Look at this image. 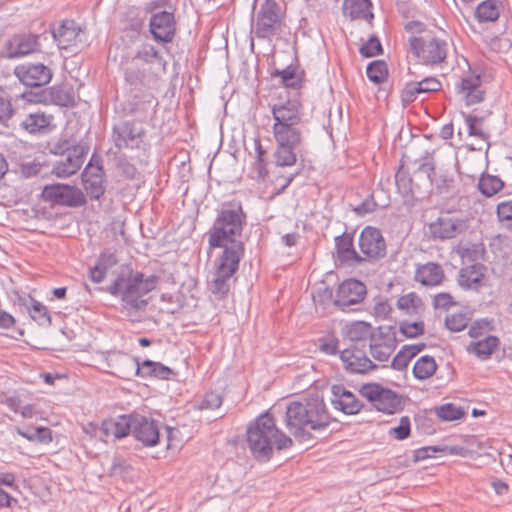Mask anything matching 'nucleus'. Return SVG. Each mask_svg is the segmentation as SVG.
<instances>
[{
	"instance_id": "14",
	"label": "nucleus",
	"mask_w": 512,
	"mask_h": 512,
	"mask_svg": "<svg viewBox=\"0 0 512 512\" xmlns=\"http://www.w3.org/2000/svg\"><path fill=\"white\" fill-rule=\"evenodd\" d=\"M106 362L111 369V373L124 380H131L132 377L137 376V367L140 366L137 357H132L122 351L108 352Z\"/></svg>"
},
{
	"instance_id": "47",
	"label": "nucleus",
	"mask_w": 512,
	"mask_h": 512,
	"mask_svg": "<svg viewBox=\"0 0 512 512\" xmlns=\"http://www.w3.org/2000/svg\"><path fill=\"white\" fill-rule=\"evenodd\" d=\"M478 187L484 196L491 197L504 187V182L497 176L486 174L479 179Z\"/></svg>"
},
{
	"instance_id": "12",
	"label": "nucleus",
	"mask_w": 512,
	"mask_h": 512,
	"mask_svg": "<svg viewBox=\"0 0 512 512\" xmlns=\"http://www.w3.org/2000/svg\"><path fill=\"white\" fill-rule=\"evenodd\" d=\"M15 76L28 87H42L52 79L51 69L42 63H24L14 69Z\"/></svg>"
},
{
	"instance_id": "7",
	"label": "nucleus",
	"mask_w": 512,
	"mask_h": 512,
	"mask_svg": "<svg viewBox=\"0 0 512 512\" xmlns=\"http://www.w3.org/2000/svg\"><path fill=\"white\" fill-rule=\"evenodd\" d=\"M359 393L379 412L394 414L404 408V397L379 383H367L361 386Z\"/></svg>"
},
{
	"instance_id": "37",
	"label": "nucleus",
	"mask_w": 512,
	"mask_h": 512,
	"mask_svg": "<svg viewBox=\"0 0 512 512\" xmlns=\"http://www.w3.org/2000/svg\"><path fill=\"white\" fill-rule=\"evenodd\" d=\"M371 7L370 0H344L342 9L343 14L351 19H366L368 15L373 17L370 12Z\"/></svg>"
},
{
	"instance_id": "6",
	"label": "nucleus",
	"mask_w": 512,
	"mask_h": 512,
	"mask_svg": "<svg viewBox=\"0 0 512 512\" xmlns=\"http://www.w3.org/2000/svg\"><path fill=\"white\" fill-rule=\"evenodd\" d=\"M285 12L277 0H265L256 14L252 32L258 39L271 40L285 26Z\"/></svg>"
},
{
	"instance_id": "20",
	"label": "nucleus",
	"mask_w": 512,
	"mask_h": 512,
	"mask_svg": "<svg viewBox=\"0 0 512 512\" xmlns=\"http://www.w3.org/2000/svg\"><path fill=\"white\" fill-rule=\"evenodd\" d=\"M340 359L344 363L345 369L350 373L366 374L378 367L356 345L341 351Z\"/></svg>"
},
{
	"instance_id": "39",
	"label": "nucleus",
	"mask_w": 512,
	"mask_h": 512,
	"mask_svg": "<svg viewBox=\"0 0 512 512\" xmlns=\"http://www.w3.org/2000/svg\"><path fill=\"white\" fill-rule=\"evenodd\" d=\"M51 122V116L36 112L28 114L21 122L20 126L30 134L43 133Z\"/></svg>"
},
{
	"instance_id": "48",
	"label": "nucleus",
	"mask_w": 512,
	"mask_h": 512,
	"mask_svg": "<svg viewBox=\"0 0 512 512\" xmlns=\"http://www.w3.org/2000/svg\"><path fill=\"white\" fill-rule=\"evenodd\" d=\"M140 60L146 64H155L163 65L165 62L163 61L162 56L159 54L158 50L150 44H144L140 49L137 50L136 54L132 58V61Z\"/></svg>"
},
{
	"instance_id": "35",
	"label": "nucleus",
	"mask_w": 512,
	"mask_h": 512,
	"mask_svg": "<svg viewBox=\"0 0 512 512\" xmlns=\"http://www.w3.org/2000/svg\"><path fill=\"white\" fill-rule=\"evenodd\" d=\"M395 182L399 193L406 199H416L421 194V187L415 184L413 178L400 166L395 175Z\"/></svg>"
},
{
	"instance_id": "29",
	"label": "nucleus",
	"mask_w": 512,
	"mask_h": 512,
	"mask_svg": "<svg viewBox=\"0 0 512 512\" xmlns=\"http://www.w3.org/2000/svg\"><path fill=\"white\" fill-rule=\"evenodd\" d=\"M444 277L442 266L434 262L419 266L415 272V280L424 286H437L442 283Z\"/></svg>"
},
{
	"instance_id": "22",
	"label": "nucleus",
	"mask_w": 512,
	"mask_h": 512,
	"mask_svg": "<svg viewBox=\"0 0 512 512\" xmlns=\"http://www.w3.org/2000/svg\"><path fill=\"white\" fill-rule=\"evenodd\" d=\"M331 404L336 410L343 412L346 415H354L361 411L363 403L341 384L333 385L331 387Z\"/></svg>"
},
{
	"instance_id": "57",
	"label": "nucleus",
	"mask_w": 512,
	"mask_h": 512,
	"mask_svg": "<svg viewBox=\"0 0 512 512\" xmlns=\"http://www.w3.org/2000/svg\"><path fill=\"white\" fill-rule=\"evenodd\" d=\"M359 52L363 57L366 58L382 54L383 49L379 38L376 36H371L368 41L360 47Z\"/></svg>"
},
{
	"instance_id": "44",
	"label": "nucleus",
	"mask_w": 512,
	"mask_h": 512,
	"mask_svg": "<svg viewBox=\"0 0 512 512\" xmlns=\"http://www.w3.org/2000/svg\"><path fill=\"white\" fill-rule=\"evenodd\" d=\"M347 336L352 342H359L362 340L370 339L375 336L373 328L370 324L357 321L353 322L347 329Z\"/></svg>"
},
{
	"instance_id": "50",
	"label": "nucleus",
	"mask_w": 512,
	"mask_h": 512,
	"mask_svg": "<svg viewBox=\"0 0 512 512\" xmlns=\"http://www.w3.org/2000/svg\"><path fill=\"white\" fill-rule=\"evenodd\" d=\"M436 415L443 421H454L462 418L464 411L452 403H447L436 408Z\"/></svg>"
},
{
	"instance_id": "34",
	"label": "nucleus",
	"mask_w": 512,
	"mask_h": 512,
	"mask_svg": "<svg viewBox=\"0 0 512 512\" xmlns=\"http://www.w3.org/2000/svg\"><path fill=\"white\" fill-rule=\"evenodd\" d=\"M172 374H174L173 370L168 366L149 359L140 362V366L137 367V376L141 378L168 380Z\"/></svg>"
},
{
	"instance_id": "61",
	"label": "nucleus",
	"mask_w": 512,
	"mask_h": 512,
	"mask_svg": "<svg viewBox=\"0 0 512 512\" xmlns=\"http://www.w3.org/2000/svg\"><path fill=\"white\" fill-rule=\"evenodd\" d=\"M420 93H431L440 91L442 88L441 82L435 77H426L420 81H415Z\"/></svg>"
},
{
	"instance_id": "19",
	"label": "nucleus",
	"mask_w": 512,
	"mask_h": 512,
	"mask_svg": "<svg viewBox=\"0 0 512 512\" xmlns=\"http://www.w3.org/2000/svg\"><path fill=\"white\" fill-rule=\"evenodd\" d=\"M434 239L447 240L455 238L468 228L467 222L454 217H439L428 226Z\"/></svg>"
},
{
	"instance_id": "13",
	"label": "nucleus",
	"mask_w": 512,
	"mask_h": 512,
	"mask_svg": "<svg viewBox=\"0 0 512 512\" xmlns=\"http://www.w3.org/2000/svg\"><path fill=\"white\" fill-rule=\"evenodd\" d=\"M361 252L368 258L379 260L386 256V241L382 232L372 226H366L359 236Z\"/></svg>"
},
{
	"instance_id": "27",
	"label": "nucleus",
	"mask_w": 512,
	"mask_h": 512,
	"mask_svg": "<svg viewBox=\"0 0 512 512\" xmlns=\"http://www.w3.org/2000/svg\"><path fill=\"white\" fill-rule=\"evenodd\" d=\"M486 267L481 263H473L460 269L458 284L464 289L478 291L485 277Z\"/></svg>"
},
{
	"instance_id": "53",
	"label": "nucleus",
	"mask_w": 512,
	"mask_h": 512,
	"mask_svg": "<svg viewBox=\"0 0 512 512\" xmlns=\"http://www.w3.org/2000/svg\"><path fill=\"white\" fill-rule=\"evenodd\" d=\"M483 121H484V117L475 116V115H468L465 118V122L468 127V134L470 136H475L484 141H487L489 139V134L484 132L481 128L478 127V125L482 124Z\"/></svg>"
},
{
	"instance_id": "16",
	"label": "nucleus",
	"mask_w": 512,
	"mask_h": 512,
	"mask_svg": "<svg viewBox=\"0 0 512 512\" xmlns=\"http://www.w3.org/2000/svg\"><path fill=\"white\" fill-rule=\"evenodd\" d=\"M89 145L87 142L80 141L78 146L67 154L64 160L57 161L53 168L52 173L58 178H67L75 174L83 165L84 158L89 152Z\"/></svg>"
},
{
	"instance_id": "51",
	"label": "nucleus",
	"mask_w": 512,
	"mask_h": 512,
	"mask_svg": "<svg viewBox=\"0 0 512 512\" xmlns=\"http://www.w3.org/2000/svg\"><path fill=\"white\" fill-rule=\"evenodd\" d=\"M255 170L258 177L264 179L268 176L267 162L265 160L266 150L263 148L260 139H255Z\"/></svg>"
},
{
	"instance_id": "24",
	"label": "nucleus",
	"mask_w": 512,
	"mask_h": 512,
	"mask_svg": "<svg viewBox=\"0 0 512 512\" xmlns=\"http://www.w3.org/2000/svg\"><path fill=\"white\" fill-rule=\"evenodd\" d=\"M39 36L35 34L14 35L6 44L9 58H17L39 50Z\"/></svg>"
},
{
	"instance_id": "43",
	"label": "nucleus",
	"mask_w": 512,
	"mask_h": 512,
	"mask_svg": "<svg viewBox=\"0 0 512 512\" xmlns=\"http://www.w3.org/2000/svg\"><path fill=\"white\" fill-rule=\"evenodd\" d=\"M81 178L84 190L91 200H99L104 195V177L94 175Z\"/></svg>"
},
{
	"instance_id": "40",
	"label": "nucleus",
	"mask_w": 512,
	"mask_h": 512,
	"mask_svg": "<svg viewBox=\"0 0 512 512\" xmlns=\"http://www.w3.org/2000/svg\"><path fill=\"white\" fill-rule=\"evenodd\" d=\"M272 77H280L282 84L287 88L300 89L304 83V72L297 70L289 65L283 70L276 69L271 73Z\"/></svg>"
},
{
	"instance_id": "41",
	"label": "nucleus",
	"mask_w": 512,
	"mask_h": 512,
	"mask_svg": "<svg viewBox=\"0 0 512 512\" xmlns=\"http://www.w3.org/2000/svg\"><path fill=\"white\" fill-rule=\"evenodd\" d=\"M397 307L407 315H418L424 310V303L417 293L410 292L398 298Z\"/></svg>"
},
{
	"instance_id": "59",
	"label": "nucleus",
	"mask_w": 512,
	"mask_h": 512,
	"mask_svg": "<svg viewBox=\"0 0 512 512\" xmlns=\"http://www.w3.org/2000/svg\"><path fill=\"white\" fill-rule=\"evenodd\" d=\"M411 433V422L408 416L400 418L399 425L389 430V435L396 440H405L410 436Z\"/></svg>"
},
{
	"instance_id": "56",
	"label": "nucleus",
	"mask_w": 512,
	"mask_h": 512,
	"mask_svg": "<svg viewBox=\"0 0 512 512\" xmlns=\"http://www.w3.org/2000/svg\"><path fill=\"white\" fill-rule=\"evenodd\" d=\"M424 327L423 321L413 323L402 321L399 326V331L407 338H416L424 334Z\"/></svg>"
},
{
	"instance_id": "28",
	"label": "nucleus",
	"mask_w": 512,
	"mask_h": 512,
	"mask_svg": "<svg viewBox=\"0 0 512 512\" xmlns=\"http://www.w3.org/2000/svg\"><path fill=\"white\" fill-rule=\"evenodd\" d=\"M503 10L504 4L501 0H483L475 7L473 15L479 24L495 23Z\"/></svg>"
},
{
	"instance_id": "63",
	"label": "nucleus",
	"mask_w": 512,
	"mask_h": 512,
	"mask_svg": "<svg viewBox=\"0 0 512 512\" xmlns=\"http://www.w3.org/2000/svg\"><path fill=\"white\" fill-rule=\"evenodd\" d=\"M434 184L438 193H448L454 187V177L448 174H441L434 178Z\"/></svg>"
},
{
	"instance_id": "31",
	"label": "nucleus",
	"mask_w": 512,
	"mask_h": 512,
	"mask_svg": "<svg viewBox=\"0 0 512 512\" xmlns=\"http://www.w3.org/2000/svg\"><path fill=\"white\" fill-rule=\"evenodd\" d=\"M80 33V27L76 25L74 20H64L57 29H53L52 35L57 41L60 49L69 48L76 40Z\"/></svg>"
},
{
	"instance_id": "54",
	"label": "nucleus",
	"mask_w": 512,
	"mask_h": 512,
	"mask_svg": "<svg viewBox=\"0 0 512 512\" xmlns=\"http://www.w3.org/2000/svg\"><path fill=\"white\" fill-rule=\"evenodd\" d=\"M77 146L78 143L73 137H61L53 144L51 152L56 155H67L71 154Z\"/></svg>"
},
{
	"instance_id": "26",
	"label": "nucleus",
	"mask_w": 512,
	"mask_h": 512,
	"mask_svg": "<svg viewBox=\"0 0 512 512\" xmlns=\"http://www.w3.org/2000/svg\"><path fill=\"white\" fill-rule=\"evenodd\" d=\"M353 243V235L350 233H343L335 237L337 260L342 264L353 265L365 261V259L355 251Z\"/></svg>"
},
{
	"instance_id": "9",
	"label": "nucleus",
	"mask_w": 512,
	"mask_h": 512,
	"mask_svg": "<svg viewBox=\"0 0 512 512\" xmlns=\"http://www.w3.org/2000/svg\"><path fill=\"white\" fill-rule=\"evenodd\" d=\"M244 255L234 254L232 251H223L214 278L209 284L211 292L218 299L226 297L230 290L229 280L238 271L239 263Z\"/></svg>"
},
{
	"instance_id": "62",
	"label": "nucleus",
	"mask_w": 512,
	"mask_h": 512,
	"mask_svg": "<svg viewBox=\"0 0 512 512\" xmlns=\"http://www.w3.org/2000/svg\"><path fill=\"white\" fill-rule=\"evenodd\" d=\"M418 94H421L415 81L409 82L405 85L404 89L401 91V102L404 107L408 106L410 103L415 101Z\"/></svg>"
},
{
	"instance_id": "38",
	"label": "nucleus",
	"mask_w": 512,
	"mask_h": 512,
	"mask_svg": "<svg viewBox=\"0 0 512 512\" xmlns=\"http://www.w3.org/2000/svg\"><path fill=\"white\" fill-rule=\"evenodd\" d=\"M115 168L117 175L122 177L124 180L136 182H142L143 180L142 173L124 154L115 157Z\"/></svg>"
},
{
	"instance_id": "55",
	"label": "nucleus",
	"mask_w": 512,
	"mask_h": 512,
	"mask_svg": "<svg viewBox=\"0 0 512 512\" xmlns=\"http://www.w3.org/2000/svg\"><path fill=\"white\" fill-rule=\"evenodd\" d=\"M468 325V318L464 313H455L445 318V326L452 332H460Z\"/></svg>"
},
{
	"instance_id": "23",
	"label": "nucleus",
	"mask_w": 512,
	"mask_h": 512,
	"mask_svg": "<svg viewBox=\"0 0 512 512\" xmlns=\"http://www.w3.org/2000/svg\"><path fill=\"white\" fill-rule=\"evenodd\" d=\"M482 78L480 74L470 72L461 78L456 85L458 93L464 96L466 105H474L484 100L485 91L481 88Z\"/></svg>"
},
{
	"instance_id": "49",
	"label": "nucleus",
	"mask_w": 512,
	"mask_h": 512,
	"mask_svg": "<svg viewBox=\"0 0 512 512\" xmlns=\"http://www.w3.org/2000/svg\"><path fill=\"white\" fill-rule=\"evenodd\" d=\"M124 79L126 85H128L129 92L143 91L145 73L135 67H127L124 71Z\"/></svg>"
},
{
	"instance_id": "5",
	"label": "nucleus",
	"mask_w": 512,
	"mask_h": 512,
	"mask_svg": "<svg viewBox=\"0 0 512 512\" xmlns=\"http://www.w3.org/2000/svg\"><path fill=\"white\" fill-rule=\"evenodd\" d=\"M247 444L255 459L269 461L274 447L278 450L289 449L293 440L276 425L274 416L265 412L259 415L247 428Z\"/></svg>"
},
{
	"instance_id": "8",
	"label": "nucleus",
	"mask_w": 512,
	"mask_h": 512,
	"mask_svg": "<svg viewBox=\"0 0 512 512\" xmlns=\"http://www.w3.org/2000/svg\"><path fill=\"white\" fill-rule=\"evenodd\" d=\"M409 47L411 53L425 64H440L447 57V42L436 37H410Z\"/></svg>"
},
{
	"instance_id": "33",
	"label": "nucleus",
	"mask_w": 512,
	"mask_h": 512,
	"mask_svg": "<svg viewBox=\"0 0 512 512\" xmlns=\"http://www.w3.org/2000/svg\"><path fill=\"white\" fill-rule=\"evenodd\" d=\"M369 348L374 360L386 362L395 350V341L390 337H384L380 334L371 338Z\"/></svg>"
},
{
	"instance_id": "60",
	"label": "nucleus",
	"mask_w": 512,
	"mask_h": 512,
	"mask_svg": "<svg viewBox=\"0 0 512 512\" xmlns=\"http://www.w3.org/2000/svg\"><path fill=\"white\" fill-rule=\"evenodd\" d=\"M222 402V396L217 392L211 391L205 394L204 398L198 405V408L200 410L216 409L221 406Z\"/></svg>"
},
{
	"instance_id": "58",
	"label": "nucleus",
	"mask_w": 512,
	"mask_h": 512,
	"mask_svg": "<svg viewBox=\"0 0 512 512\" xmlns=\"http://www.w3.org/2000/svg\"><path fill=\"white\" fill-rule=\"evenodd\" d=\"M97 175L99 177H105L103 165H102V159L99 155L94 153L84 168L81 177H88V176H94Z\"/></svg>"
},
{
	"instance_id": "21",
	"label": "nucleus",
	"mask_w": 512,
	"mask_h": 512,
	"mask_svg": "<svg viewBox=\"0 0 512 512\" xmlns=\"http://www.w3.org/2000/svg\"><path fill=\"white\" fill-rule=\"evenodd\" d=\"M150 32L153 37L162 43H169L175 35L174 13L160 11L154 13L149 22Z\"/></svg>"
},
{
	"instance_id": "30",
	"label": "nucleus",
	"mask_w": 512,
	"mask_h": 512,
	"mask_svg": "<svg viewBox=\"0 0 512 512\" xmlns=\"http://www.w3.org/2000/svg\"><path fill=\"white\" fill-rule=\"evenodd\" d=\"M151 98L152 96L144 91L129 92L128 99L125 101L123 109L129 115L145 117L151 106Z\"/></svg>"
},
{
	"instance_id": "36",
	"label": "nucleus",
	"mask_w": 512,
	"mask_h": 512,
	"mask_svg": "<svg viewBox=\"0 0 512 512\" xmlns=\"http://www.w3.org/2000/svg\"><path fill=\"white\" fill-rule=\"evenodd\" d=\"M499 344L500 340L497 336L488 335L476 342H471L467 347V351L481 360H487L498 348Z\"/></svg>"
},
{
	"instance_id": "45",
	"label": "nucleus",
	"mask_w": 512,
	"mask_h": 512,
	"mask_svg": "<svg viewBox=\"0 0 512 512\" xmlns=\"http://www.w3.org/2000/svg\"><path fill=\"white\" fill-rule=\"evenodd\" d=\"M31 318L40 326L48 327L52 323L48 309L41 302L30 297V307L28 308Z\"/></svg>"
},
{
	"instance_id": "1",
	"label": "nucleus",
	"mask_w": 512,
	"mask_h": 512,
	"mask_svg": "<svg viewBox=\"0 0 512 512\" xmlns=\"http://www.w3.org/2000/svg\"><path fill=\"white\" fill-rule=\"evenodd\" d=\"M274 124L272 126L276 149L273 157L279 167H291L301 154L305 139V123L302 104L298 100L272 106Z\"/></svg>"
},
{
	"instance_id": "10",
	"label": "nucleus",
	"mask_w": 512,
	"mask_h": 512,
	"mask_svg": "<svg viewBox=\"0 0 512 512\" xmlns=\"http://www.w3.org/2000/svg\"><path fill=\"white\" fill-rule=\"evenodd\" d=\"M41 196L46 202L67 207H81L87 203L85 194L79 188L62 183L46 185Z\"/></svg>"
},
{
	"instance_id": "52",
	"label": "nucleus",
	"mask_w": 512,
	"mask_h": 512,
	"mask_svg": "<svg viewBox=\"0 0 512 512\" xmlns=\"http://www.w3.org/2000/svg\"><path fill=\"white\" fill-rule=\"evenodd\" d=\"M430 153L428 151L425 152L421 158L425 160L422 164L419 165L416 173L423 174L425 176V184L428 188L434 185V177L435 174V165L432 161L429 160Z\"/></svg>"
},
{
	"instance_id": "42",
	"label": "nucleus",
	"mask_w": 512,
	"mask_h": 512,
	"mask_svg": "<svg viewBox=\"0 0 512 512\" xmlns=\"http://www.w3.org/2000/svg\"><path fill=\"white\" fill-rule=\"evenodd\" d=\"M437 364L432 356L424 355L420 357L413 366V375L418 380L430 378L436 371Z\"/></svg>"
},
{
	"instance_id": "25",
	"label": "nucleus",
	"mask_w": 512,
	"mask_h": 512,
	"mask_svg": "<svg viewBox=\"0 0 512 512\" xmlns=\"http://www.w3.org/2000/svg\"><path fill=\"white\" fill-rule=\"evenodd\" d=\"M132 413L119 415L102 421L100 432L104 437L122 439L131 433Z\"/></svg>"
},
{
	"instance_id": "2",
	"label": "nucleus",
	"mask_w": 512,
	"mask_h": 512,
	"mask_svg": "<svg viewBox=\"0 0 512 512\" xmlns=\"http://www.w3.org/2000/svg\"><path fill=\"white\" fill-rule=\"evenodd\" d=\"M247 225V214L240 201L223 202L216 209V216L207 232L210 248H223L234 254L244 255L245 245L241 240Z\"/></svg>"
},
{
	"instance_id": "64",
	"label": "nucleus",
	"mask_w": 512,
	"mask_h": 512,
	"mask_svg": "<svg viewBox=\"0 0 512 512\" xmlns=\"http://www.w3.org/2000/svg\"><path fill=\"white\" fill-rule=\"evenodd\" d=\"M455 304L456 302L454 301L452 295L447 292L438 293L433 298V306L436 309L441 308L447 310Z\"/></svg>"
},
{
	"instance_id": "18",
	"label": "nucleus",
	"mask_w": 512,
	"mask_h": 512,
	"mask_svg": "<svg viewBox=\"0 0 512 512\" xmlns=\"http://www.w3.org/2000/svg\"><path fill=\"white\" fill-rule=\"evenodd\" d=\"M145 133L144 128L136 127L133 122L124 121L113 126L112 139L118 149L134 148L139 146Z\"/></svg>"
},
{
	"instance_id": "3",
	"label": "nucleus",
	"mask_w": 512,
	"mask_h": 512,
	"mask_svg": "<svg viewBox=\"0 0 512 512\" xmlns=\"http://www.w3.org/2000/svg\"><path fill=\"white\" fill-rule=\"evenodd\" d=\"M331 422L332 417L319 396L293 401L286 407L285 425L299 442L313 440L311 431H324Z\"/></svg>"
},
{
	"instance_id": "17",
	"label": "nucleus",
	"mask_w": 512,
	"mask_h": 512,
	"mask_svg": "<svg viewBox=\"0 0 512 512\" xmlns=\"http://www.w3.org/2000/svg\"><path fill=\"white\" fill-rule=\"evenodd\" d=\"M23 98L27 99L29 102L34 103H47L51 102L58 106L69 107L73 106L74 95L71 89L66 88L65 86H53L49 89L42 90L40 93H23Z\"/></svg>"
},
{
	"instance_id": "15",
	"label": "nucleus",
	"mask_w": 512,
	"mask_h": 512,
	"mask_svg": "<svg viewBox=\"0 0 512 512\" xmlns=\"http://www.w3.org/2000/svg\"><path fill=\"white\" fill-rule=\"evenodd\" d=\"M366 293V286L361 281L356 279L345 280L337 289L334 305L345 311L351 305L360 303Z\"/></svg>"
},
{
	"instance_id": "32",
	"label": "nucleus",
	"mask_w": 512,
	"mask_h": 512,
	"mask_svg": "<svg viewBox=\"0 0 512 512\" xmlns=\"http://www.w3.org/2000/svg\"><path fill=\"white\" fill-rule=\"evenodd\" d=\"M118 263V258L114 252L105 250L99 255L96 264L89 268V278L94 283H101L107 271Z\"/></svg>"
},
{
	"instance_id": "4",
	"label": "nucleus",
	"mask_w": 512,
	"mask_h": 512,
	"mask_svg": "<svg viewBox=\"0 0 512 512\" xmlns=\"http://www.w3.org/2000/svg\"><path fill=\"white\" fill-rule=\"evenodd\" d=\"M158 280L157 275L145 277L142 272L128 270L127 273L122 271L118 274L111 285L100 289L112 296L120 297L127 316L132 317L146 310L149 299L145 296L156 288Z\"/></svg>"
},
{
	"instance_id": "46",
	"label": "nucleus",
	"mask_w": 512,
	"mask_h": 512,
	"mask_svg": "<svg viewBox=\"0 0 512 512\" xmlns=\"http://www.w3.org/2000/svg\"><path fill=\"white\" fill-rule=\"evenodd\" d=\"M368 79L375 83H384L388 78V66L384 60H375L368 64L366 68Z\"/></svg>"
},
{
	"instance_id": "11",
	"label": "nucleus",
	"mask_w": 512,
	"mask_h": 512,
	"mask_svg": "<svg viewBox=\"0 0 512 512\" xmlns=\"http://www.w3.org/2000/svg\"><path fill=\"white\" fill-rule=\"evenodd\" d=\"M131 434L144 447H155L160 440L158 421L139 413H132Z\"/></svg>"
}]
</instances>
